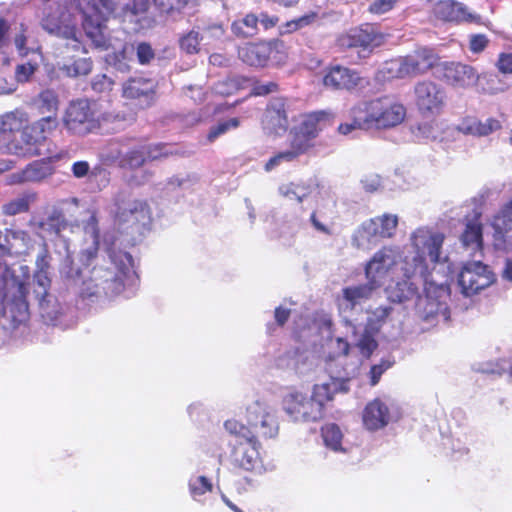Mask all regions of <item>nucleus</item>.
I'll return each instance as SVG.
<instances>
[{
  "instance_id": "obj_1",
  "label": "nucleus",
  "mask_w": 512,
  "mask_h": 512,
  "mask_svg": "<svg viewBox=\"0 0 512 512\" xmlns=\"http://www.w3.org/2000/svg\"><path fill=\"white\" fill-rule=\"evenodd\" d=\"M33 245L30 234L20 228L0 230V258L21 256ZM20 274L0 261V325L4 330H15L24 326L29 319L26 300L29 267H19Z\"/></svg>"
},
{
  "instance_id": "obj_2",
  "label": "nucleus",
  "mask_w": 512,
  "mask_h": 512,
  "mask_svg": "<svg viewBox=\"0 0 512 512\" xmlns=\"http://www.w3.org/2000/svg\"><path fill=\"white\" fill-rule=\"evenodd\" d=\"M246 424L228 419L226 431L236 438L231 445L228 462L236 471L252 472L261 464L259 439H271L278 435L279 424L272 409L264 402L255 401L246 408Z\"/></svg>"
},
{
  "instance_id": "obj_3",
  "label": "nucleus",
  "mask_w": 512,
  "mask_h": 512,
  "mask_svg": "<svg viewBox=\"0 0 512 512\" xmlns=\"http://www.w3.org/2000/svg\"><path fill=\"white\" fill-rule=\"evenodd\" d=\"M114 205L115 231L104 236V244L118 250L134 247L151 229V208L146 200L125 193L117 195Z\"/></svg>"
},
{
  "instance_id": "obj_4",
  "label": "nucleus",
  "mask_w": 512,
  "mask_h": 512,
  "mask_svg": "<svg viewBox=\"0 0 512 512\" xmlns=\"http://www.w3.org/2000/svg\"><path fill=\"white\" fill-rule=\"evenodd\" d=\"M445 240V235L441 232H432L430 230L418 229L411 236L412 246L415 255L412 262L404 261L402 266V276L410 279L415 276L427 279L433 269L440 263V256Z\"/></svg>"
},
{
  "instance_id": "obj_5",
  "label": "nucleus",
  "mask_w": 512,
  "mask_h": 512,
  "mask_svg": "<svg viewBox=\"0 0 512 512\" xmlns=\"http://www.w3.org/2000/svg\"><path fill=\"white\" fill-rule=\"evenodd\" d=\"M111 260L109 267L102 276L101 287L105 297L112 299L122 293L133 295L139 286V276L134 269L132 255L125 250L112 249L106 246Z\"/></svg>"
},
{
  "instance_id": "obj_6",
  "label": "nucleus",
  "mask_w": 512,
  "mask_h": 512,
  "mask_svg": "<svg viewBox=\"0 0 512 512\" xmlns=\"http://www.w3.org/2000/svg\"><path fill=\"white\" fill-rule=\"evenodd\" d=\"M90 213L91 222L88 224V231L93 238V246L83 251L80 256L82 266L76 271L70 267L68 272H64L65 276L72 279L75 284H79L78 305L90 306L95 302L96 280L94 270L96 265V225L93 221L96 219V211L93 207H86Z\"/></svg>"
},
{
  "instance_id": "obj_7",
  "label": "nucleus",
  "mask_w": 512,
  "mask_h": 512,
  "mask_svg": "<svg viewBox=\"0 0 512 512\" xmlns=\"http://www.w3.org/2000/svg\"><path fill=\"white\" fill-rule=\"evenodd\" d=\"M27 115L21 110H15L0 116V152L15 155L20 158L39 156V151L24 143L23 130L27 123Z\"/></svg>"
},
{
  "instance_id": "obj_8",
  "label": "nucleus",
  "mask_w": 512,
  "mask_h": 512,
  "mask_svg": "<svg viewBox=\"0 0 512 512\" xmlns=\"http://www.w3.org/2000/svg\"><path fill=\"white\" fill-rule=\"evenodd\" d=\"M237 54L244 64L254 68L282 67L289 58L288 47L279 38L244 43Z\"/></svg>"
},
{
  "instance_id": "obj_9",
  "label": "nucleus",
  "mask_w": 512,
  "mask_h": 512,
  "mask_svg": "<svg viewBox=\"0 0 512 512\" xmlns=\"http://www.w3.org/2000/svg\"><path fill=\"white\" fill-rule=\"evenodd\" d=\"M42 28L49 34L71 41L72 48L81 46V33L76 28L72 14L58 0H48L43 8Z\"/></svg>"
},
{
  "instance_id": "obj_10",
  "label": "nucleus",
  "mask_w": 512,
  "mask_h": 512,
  "mask_svg": "<svg viewBox=\"0 0 512 512\" xmlns=\"http://www.w3.org/2000/svg\"><path fill=\"white\" fill-rule=\"evenodd\" d=\"M384 40V34L375 25L365 23L341 33L336 39V46L342 51L357 49L359 54L364 53L366 57Z\"/></svg>"
},
{
  "instance_id": "obj_11",
  "label": "nucleus",
  "mask_w": 512,
  "mask_h": 512,
  "mask_svg": "<svg viewBox=\"0 0 512 512\" xmlns=\"http://www.w3.org/2000/svg\"><path fill=\"white\" fill-rule=\"evenodd\" d=\"M441 57L430 46H418L398 59L397 74L401 78L428 74L440 65Z\"/></svg>"
},
{
  "instance_id": "obj_12",
  "label": "nucleus",
  "mask_w": 512,
  "mask_h": 512,
  "mask_svg": "<svg viewBox=\"0 0 512 512\" xmlns=\"http://www.w3.org/2000/svg\"><path fill=\"white\" fill-rule=\"evenodd\" d=\"M414 104L418 113L423 117L439 115L445 106L446 92L438 83L424 79L413 87Z\"/></svg>"
},
{
  "instance_id": "obj_13",
  "label": "nucleus",
  "mask_w": 512,
  "mask_h": 512,
  "mask_svg": "<svg viewBox=\"0 0 512 512\" xmlns=\"http://www.w3.org/2000/svg\"><path fill=\"white\" fill-rule=\"evenodd\" d=\"M495 281L493 271L481 261L466 262L458 275V284L465 296L475 295Z\"/></svg>"
},
{
  "instance_id": "obj_14",
  "label": "nucleus",
  "mask_w": 512,
  "mask_h": 512,
  "mask_svg": "<svg viewBox=\"0 0 512 512\" xmlns=\"http://www.w3.org/2000/svg\"><path fill=\"white\" fill-rule=\"evenodd\" d=\"M401 255L396 247L384 246L378 250L365 265V277L371 280L378 287H381L383 280L394 273Z\"/></svg>"
},
{
  "instance_id": "obj_15",
  "label": "nucleus",
  "mask_w": 512,
  "mask_h": 512,
  "mask_svg": "<svg viewBox=\"0 0 512 512\" xmlns=\"http://www.w3.org/2000/svg\"><path fill=\"white\" fill-rule=\"evenodd\" d=\"M288 101L285 97H274L266 105L261 117L262 129L269 135L281 136L289 128Z\"/></svg>"
},
{
  "instance_id": "obj_16",
  "label": "nucleus",
  "mask_w": 512,
  "mask_h": 512,
  "mask_svg": "<svg viewBox=\"0 0 512 512\" xmlns=\"http://www.w3.org/2000/svg\"><path fill=\"white\" fill-rule=\"evenodd\" d=\"M372 112L375 115V128L388 129L401 124L406 117L405 106L390 96L372 99Z\"/></svg>"
},
{
  "instance_id": "obj_17",
  "label": "nucleus",
  "mask_w": 512,
  "mask_h": 512,
  "mask_svg": "<svg viewBox=\"0 0 512 512\" xmlns=\"http://www.w3.org/2000/svg\"><path fill=\"white\" fill-rule=\"evenodd\" d=\"M397 225V216L390 214L365 221L353 236L354 245L360 248L364 240L370 242L372 238H391L396 232Z\"/></svg>"
},
{
  "instance_id": "obj_18",
  "label": "nucleus",
  "mask_w": 512,
  "mask_h": 512,
  "mask_svg": "<svg viewBox=\"0 0 512 512\" xmlns=\"http://www.w3.org/2000/svg\"><path fill=\"white\" fill-rule=\"evenodd\" d=\"M283 407L296 422H316L323 418L320 406L300 392L288 394L283 400Z\"/></svg>"
},
{
  "instance_id": "obj_19",
  "label": "nucleus",
  "mask_w": 512,
  "mask_h": 512,
  "mask_svg": "<svg viewBox=\"0 0 512 512\" xmlns=\"http://www.w3.org/2000/svg\"><path fill=\"white\" fill-rule=\"evenodd\" d=\"M149 0H98V31L102 28V21L116 13L127 15H141L148 11Z\"/></svg>"
},
{
  "instance_id": "obj_20",
  "label": "nucleus",
  "mask_w": 512,
  "mask_h": 512,
  "mask_svg": "<svg viewBox=\"0 0 512 512\" xmlns=\"http://www.w3.org/2000/svg\"><path fill=\"white\" fill-rule=\"evenodd\" d=\"M433 17L442 22L481 23V16L468 11L467 7L455 0H438L432 8Z\"/></svg>"
},
{
  "instance_id": "obj_21",
  "label": "nucleus",
  "mask_w": 512,
  "mask_h": 512,
  "mask_svg": "<svg viewBox=\"0 0 512 512\" xmlns=\"http://www.w3.org/2000/svg\"><path fill=\"white\" fill-rule=\"evenodd\" d=\"M157 83L152 78L131 77L122 87L126 99L137 101L141 107L151 106L156 98Z\"/></svg>"
},
{
  "instance_id": "obj_22",
  "label": "nucleus",
  "mask_w": 512,
  "mask_h": 512,
  "mask_svg": "<svg viewBox=\"0 0 512 512\" xmlns=\"http://www.w3.org/2000/svg\"><path fill=\"white\" fill-rule=\"evenodd\" d=\"M362 83L359 72L340 64L330 65L323 76V84L332 90L352 91Z\"/></svg>"
},
{
  "instance_id": "obj_23",
  "label": "nucleus",
  "mask_w": 512,
  "mask_h": 512,
  "mask_svg": "<svg viewBox=\"0 0 512 512\" xmlns=\"http://www.w3.org/2000/svg\"><path fill=\"white\" fill-rule=\"evenodd\" d=\"M67 225L63 212L57 208L50 210L46 216L34 214L28 222V226L42 239L58 236Z\"/></svg>"
},
{
  "instance_id": "obj_24",
  "label": "nucleus",
  "mask_w": 512,
  "mask_h": 512,
  "mask_svg": "<svg viewBox=\"0 0 512 512\" xmlns=\"http://www.w3.org/2000/svg\"><path fill=\"white\" fill-rule=\"evenodd\" d=\"M92 111L87 99L72 101L64 118L65 126L75 134H86L90 131Z\"/></svg>"
},
{
  "instance_id": "obj_25",
  "label": "nucleus",
  "mask_w": 512,
  "mask_h": 512,
  "mask_svg": "<svg viewBox=\"0 0 512 512\" xmlns=\"http://www.w3.org/2000/svg\"><path fill=\"white\" fill-rule=\"evenodd\" d=\"M442 79L449 85L465 87L475 79L472 66L460 62H440Z\"/></svg>"
},
{
  "instance_id": "obj_26",
  "label": "nucleus",
  "mask_w": 512,
  "mask_h": 512,
  "mask_svg": "<svg viewBox=\"0 0 512 512\" xmlns=\"http://www.w3.org/2000/svg\"><path fill=\"white\" fill-rule=\"evenodd\" d=\"M58 126L57 117L46 115L23 130L24 143H31L41 154L39 145Z\"/></svg>"
},
{
  "instance_id": "obj_27",
  "label": "nucleus",
  "mask_w": 512,
  "mask_h": 512,
  "mask_svg": "<svg viewBox=\"0 0 512 512\" xmlns=\"http://www.w3.org/2000/svg\"><path fill=\"white\" fill-rule=\"evenodd\" d=\"M49 290L50 287H47L45 291L38 292L37 287H33V294L38 301L40 314L44 321L52 325H57L60 316L64 313V306Z\"/></svg>"
},
{
  "instance_id": "obj_28",
  "label": "nucleus",
  "mask_w": 512,
  "mask_h": 512,
  "mask_svg": "<svg viewBox=\"0 0 512 512\" xmlns=\"http://www.w3.org/2000/svg\"><path fill=\"white\" fill-rule=\"evenodd\" d=\"M390 420V412L388 406L376 398L370 401L363 411L364 426L371 431H375L385 427Z\"/></svg>"
},
{
  "instance_id": "obj_29",
  "label": "nucleus",
  "mask_w": 512,
  "mask_h": 512,
  "mask_svg": "<svg viewBox=\"0 0 512 512\" xmlns=\"http://www.w3.org/2000/svg\"><path fill=\"white\" fill-rule=\"evenodd\" d=\"M53 173L52 166L44 161H34L28 164L23 170L12 173L9 176L10 184H21L25 182H40Z\"/></svg>"
},
{
  "instance_id": "obj_30",
  "label": "nucleus",
  "mask_w": 512,
  "mask_h": 512,
  "mask_svg": "<svg viewBox=\"0 0 512 512\" xmlns=\"http://www.w3.org/2000/svg\"><path fill=\"white\" fill-rule=\"evenodd\" d=\"M332 125V113L327 111H313L303 116L297 128L315 140L322 130Z\"/></svg>"
},
{
  "instance_id": "obj_31",
  "label": "nucleus",
  "mask_w": 512,
  "mask_h": 512,
  "mask_svg": "<svg viewBox=\"0 0 512 512\" xmlns=\"http://www.w3.org/2000/svg\"><path fill=\"white\" fill-rule=\"evenodd\" d=\"M74 3L82 15L84 32L91 46L96 47V0H74Z\"/></svg>"
},
{
  "instance_id": "obj_32",
  "label": "nucleus",
  "mask_w": 512,
  "mask_h": 512,
  "mask_svg": "<svg viewBox=\"0 0 512 512\" xmlns=\"http://www.w3.org/2000/svg\"><path fill=\"white\" fill-rule=\"evenodd\" d=\"M35 265L33 287H37L38 292H43L45 288L51 287V278L49 276L50 255L46 243L42 245L41 250L37 254Z\"/></svg>"
},
{
  "instance_id": "obj_33",
  "label": "nucleus",
  "mask_w": 512,
  "mask_h": 512,
  "mask_svg": "<svg viewBox=\"0 0 512 512\" xmlns=\"http://www.w3.org/2000/svg\"><path fill=\"white\" fill-rule=\"evenodd\" d=\"M344 384V381L340 382L337 379H332L330 383L314 385L310 398L313 402L320 406L322 417H324L325 405L333 400L334 394L337 391H347V388L344 387Z\"/></svg>"
},
{
  "instance_id": "obj_34",
  "label": "nucleus",
  "mask_w": 512,
  "mask_h": 512,
  "mask_svg": "<svg viewBox=\"0 0 512 512\" xmlns=\"http://www.w3.org/2000/svg\"><path fill=\"white\" fill-rule=\"evenodd\" d=\"M379 287L371 280H367L366 283L358 284L354 286H348L342 289V296L348 303L350 309H354L357 305L370 299L374 291Z\"/></svg>"
},
{
  "instance_id": "obj_35",
  "label": "nucleus",
  "mask_w": 512,
  "mask_h": 512,
  "mask_svg": "<svg viewBox=\"0 0 512 512\" xmlns=\"http://www.w3.org/2000/svg\"><path fill=\"white\" fill-rule=\"evenodd\" d=\"M499 129H501V123L496 118H488L482 122L474 117H466L459 126V130L463 133L476 136H487Z\"/></svg>"
},
{
  "instance_id": "obj_36",
  "label": "nucleus",
  "mask_w": 512,
  "mask_h": 512,
  "mask_svg": "<svg viewBox=\"0 0 512 512\" xmlns=\"http://www.w3.org/2000/svg\"><path fill=\"white\" fill-rule=\"evenodd\" d=\"M37 200V193L25 191L16 198L2 205V213L6 216H15L29 211L30 206Z\"/></svg>"
},
{
  "instance_id": "obj_37",
  "label": "nucleus",
  "mask_w": 512,
  "mask_h": 512,
  "mask_svg": "<svg viewBox=\"0 0 512 512\" xmlns=\"http://www.w3.org/2000/svg\"><path fill=\"white\" fill-rule=\"evenodd\" d=\"M259 19L253 13H248L244 17L236 19L231 24V31L237 38H251L259 32Z\"/></svg>"
},
{
  "instance_id": "obj_38",
  "label": "nucleus",
  "mask_w": 512,
  "mask_h": 512,
  "mask_svg": "<svg viewBox=\"0 0 512 512\" xmlns=\"http://www.w3.org/2000/svg\"><path fill=\"white\" fill-rule=\"evenodd\" d=\"M371 107L372 100L356 104L350 109V118L359 129L375 127V115Z\"/></svg>"
},
{
  "instance_id": "obj_39",
  "label": "nucleus",
  "mask_w": 512,
  "mask_h": 512,
  "mask_svg": "<svg viewBox=\"0 0 512 512\" xmlns=\"http://www.w3.org/2000/svg\"><path fill=\"white\" fill-rule=\"evenodd\" d=\"M319 186L316 179L310 182L300 181L298 183L290 182L279 187L280 194L289 199L302 203L304 198L309 196L312 192V185Z\"/></svg>"
},
{
  "instance_id": "obj_40",
  "label": "nucleus",
  "mask_w": 512,
  "mask_h": 512,
  "mask_svg": "<svg viewBox=\"0 0 512 512\" xmlns=\"http://www.w3.org/2000/svg\"><path fill=\"white\" fill-rule=\"evenodd\" d=\"M461 241L463 246L481 251L483 249L482 224L476 221H469L461 235Z\"/></svg>"
},
{
  "instance_id": "obj_41",
  "label": "nucleus",
  "mask_w": 512,
  "mask_h": 512,
  "mask_svg": "<svg viewBox=\"0 0 512 512\" xmlns=\"http://www.w3.org/2000/svg\"><path fill=\"white\" fill-rule=\"evenodd\" d=\"M14 45L21 57H25L30 53H35L39 50V46L32 39L31 33L23 23L19 25V30L14 36Z\"/></svg>"
},
{
  "instance_id": "obj_42",
  "label": "nucleus",
  "mask_w": 512,
  "mask_h": 512,
  "mask_svg": "<svg viewBox=\"0 0 512 512\" xmlns=\"http://www.w3.org/2000/svg\"><path fill=\"white\" fill-rule=\"evenodd\" d=\"M34 105L40 114L54 115L57 117L59 100L55 91L46 89L40 92L34 99Z\"/></svg>"
},
{
  "instance_id": "obj_43",
  "label": "nucleus",
  "mask_w": 512,
  "mask_h": 512,
  "mask_svg": "<svg viewBox=\"0 0 512 512\" xmlns=\"http://www.w3.org/2000/svg\"><path fill=\"white\" fill-rule=\"evenodd\" d=\"M315 147V140L302 132L299 128L294 127L290 133L289 148L298 156L307 154Z\"/></svg>"
},
{
  "instance_id": "obj_44",
  "label": "nucleus",
  "mask_w": 512,
  "mask_h": 512,
  "mask_svg": "<svg viewBox=\"0 0 512 512\" xmlns=\"http://www.w3.org/2000/svg\"><path fill=\"white\" fill-rule=\"evenodd\" d=\"M492 225L499 234L504 235L512 231V198L494 216Z\"/></svg>"
},
{
  "instance_id": "obj_45",
  "label": "nucleus",
  "mask_w": 512,
  "mask_h": 512,
  "mask_svg": "<svg viewBox=\"0 0 512 512\" xmlns=\"http://www.w3.org/2000/svg\"><path fill=\"white\" fill-rule=\"evenodd\" d=\"M325 445L334 451L341 450L342 432L338 425L331 423L321 428Z\"/></svg>"
},
{
  "instance_id": "obj_46",
  "label": "nucleus",
  "mask_w": 512,
  "mask_h": 512,
  "mask_svg": "<svg viewBox=\"0 0 512 512\" xmlns=\"http://www.w3.org/2000/svg\"><path fill=\"white\" fill-rule=\"evenodd\" d=\"M93 68V61L90 58H79L70 64H65L62 71L69 77H78L89 74Z\"/></svg>"
},
{
  "instance_id": "obj_47",
  "label": "nucleus",
  "mask_w": 512,
  "mask_h": 512,
  "mask_svg": "<svg viewBox=\"0 0 512 512\" xmlns=\"http://www.w3.org/2000/svg\"><path fill=\"white\" fill-rule=\"evenodd\" d=\"M239 125H240V120L237 117H233V118L218 122L216 125L212 126L209 129V132L207 134L208 142H210V143L214 142L218 137H220L221 135H224L229 130L238 128Z\"/></svg>"
},
{
  "instance_id": "obj_48",
  "label": "nucleus",
  "mask_w": 512,
  "mask_h": 512,
  "mask_svg": "<svg viewBox=\"0 0 512 512\" xmlns=\"http://www.w3.org/2000/svg\"><path fill=\"white\" fill-rule=\"evenodd\" d=\"M145 151L143 147L139 149H132L126 153L121 159L120 164L122 167L139 168L146 162Z\"/></svg>"
},
{
  "instance_id": "obj_49",
  "label": "nucleus",
  "mask_w": 512,
  "mask_h": 512,
  "mask_svg": "<svg viewBox=\"0 0 512 512\" xmlns=\"http://www.w3.org/2000/svg\"><path fill=\"white\" fill-rule=\"evenodd\" d=\"M356 347L359 349L360 354L365 358H370L373 352L378 347V342L373 337L371 333L365 331L358 342L356 343Z\"/></svg>"
},
{
  "instance_id": "obj_50",
  "label": "nucleus",
  "mask_w": 512,
  "mask_h": 512,
  "mask_svg": "<svg viewBox=\"0 0 512 512\" xmlns=\"http://www.w3.org/2000/svg\"><path fill=\"white\" fill-rule=\"evenodd\" d=\"M179 45L181 50L187 54L198 53L200 45L199 33L196 31H190L180 39Z\"/></svg>"
},
{
  "instance_id": "obj_51",
  "label": "nucleus",
  "mask_w": 512,
  "mask_h": 512,
  "mask_svg": "<svg viewBox=\"0 0 512 512\" xmlns=\"http://www.w3.org/2000/svg\"><path fill=\"white\" fill-rule=\"evenodd\" d=\"M189 488L192 497L197 498L207 492H211L213 485L207 477L198 476L194 481L190 482Z\"/></svg>"
},
{
  "instance_id": "obj_52",
  "label": "nucleus",
  "mask_w": 512,
  "mask_h": 512,
  "mask_svg": "<svg viewBox=\"0 0 512 512\" xmlns=\"http://www.w3.org/2000/svg\"><path fill=\"white\" fill-rule=\"evenodd\" d=\"M145 151L147 161H154L161 158L168 157L171 153L167 150V145L164 143L150 144L142 146Z\"/></svg>"
},
{
  "instance_id": "obj_53",
  "label": "nucleus",
  "mask_w": 512,
  "mask_h": 512,
  "mask_svg": "<svg viewBox=\"0 0 512 512\" xmlns=\"http://www.w3.org/2000/svg\"><path fill=\"white\" fill-rule=\"evenodd\" d=\"M37 63L28 61L23 64H19L15 69V79L18 83H26L30 80L31 76L37 70Z\"/></svg>"
},
{
  "instance_id": "obj_54",
  "label": "nucleus",
  "mask_w": 512,
  "mask_h": 512,
  "mask_svg": "<svg viewBox=\"0 0 512 512\" xmlns=\"http://www.w3.org/2000/svg\"><path fill=\"white\" fill-rule=\"evenodd\" d=\"M393 364V361L383 359L379 364L372 365L369 371L370 385H377L383 373L391 368Z\"/></svg>"
},
{
  "instance_id": "obj_55",
  "label": "nucleus",
  "mask_w": 512,
  "mask_h": 512,
  "mask_svg": "<svg viewBox=\"0 0 512 512\" xmlns=\"http://www.w3.org/2000/svg\"><path fill=\"white\" fill-rule=\"evenodd\" d=\"M279 91V84L274 81H269L267 83H261L259 81L255 82L251 88V95L253 96H266L271 93H276Z\"/></svg>"
},
{
  "instance_id": "obj_56",
  "label": "nucleus",
  "mask_w": 512,
  "mask_h": 512,
  "mask_svg": "<svg viewBox=\"0 0 512 512\" xmlns=\"http://www.w3.org/2000/svg\"><path fill=\"white\" fill-rule=\"evenodd\" d=\"M105 60L108 65L113 66L116 70L124 72L129 69L124 50L107 54Z\"/></svg>"
},
{
  "instance_id": "obj_57",
  "label": "nucleus",
  "mask_w": 512,
  "mask_h": 512,
  "mask_svg": "<svg viewBox=\"0 0 512 512\" xmlns=\"http://www.w3.org/2000/svg\"><path fill=\"white\" fill-rule=\"evenodd\" d=\"M136 55L141 65H147L154 59L155 52L149 43L140 42L136 48Z\"/></svg>"
},
{
  "instance_id": "obj_58",
  "label": "nucleus",
  "mask_w": 512,
  "mask_h": 512,
  "mask_svg": "<svg viewBox=\"0 0 512 512\" xmlns=\"http://www.w3.org/2000/svg\"><path fill=\"white\" fill-rule=\"evenodd\" d=\"M398 0H371L368 11L371 14L381 15L394 8Z\"/></svg>"
},
{
  "instance_id": "obj_59",
  "label": "nucleus",
  "mask_w": 512,
  "mask_h": 512,
  "mask_svg": "<svg viewBox=\"0 0 512 512\" xmlns=\"http://www.w3.org/2000/svg\"><path fill=\"white\" fill-rule=\"evenodd\" d=\"M489 44L485 34H472L469 39V50L474 54L483 52Z\"/></svg>"
},
{
  "instance_id": "obj_60",
  "label": "nucleus",
  "mask_w": 512,
  "mask_h": 512,
  "mask_svg": "<svg viewBox=\"0 0 512 512\" xmlns=\"http://www.w3.org/2000/svg\"><path fill=\"white\" fill-rule=\"evenodd\" d=\"M240 82L237 78H226L222 81H219L216 84V89L218 93L223 95L233 94L235 91L239 90Z\"/></svg>"
},
{
  "instance_id": "obj_61",
  "label": "nucleus",
  "mask_w": 512,
  "mask_h": 512,
  "mask_svg": "<svg viewBox=\"0 0 512 512\" xmlns=\"http://www.w3.org/2000/svg\"><path fill=\"white\" fill-rule=\"evenodd\" d=\"M496 68L502 74H512V52H502L498 55Z\"/></svg>"
},
{
  "instance_id": "obj_62",
  "label": "nucleus",
  "mask_w": 512,
  "mask_h": 512,
  "mask_svg": "<svg viewBox=\"0 0 512 512\" xmlns=\"http://www.w3.org/2000/svg\"><path fill=\"white\" fill-rule=\"evenodd\" d=\"M335 347L336 351L332 355H329V360H334L338 357L348 356L350 352V344L346 339L342 337H337L335 339Z\"/></svg>"
},
{
  "instance_id": "obj_63",
  "label": "nucleus",
  "mask_w": 512,
  "mask_h": 512,
  "mask_svg": "<svg viewBox=\"0 0 512 512\" xmlns=\"http://www.w3.org/2000/svg\"><path fill=\"white\" fill-rule=\"evenodd\" d=\"M71 171L75 178L81 179L89 175L91 167L87 161H76L72 164Z\"/></svg>"
},
{
  "instance_id": "obj_64",
  "label": "nucleus",
  "mask_w": 512,
  "mask_h": 512,
  "mask_svg": "<svg viewBox=\"0 0 512 512\" xmlns=\"http://www.w3.org/2000/svg\"><path fill=\"white\" fill-rule=\"evenodd\" d=\"M259 23L265 30L274 28L279 23V17L276 15H269L267 12H261L258 17Z\"/></svg>"
}]
</instances>
